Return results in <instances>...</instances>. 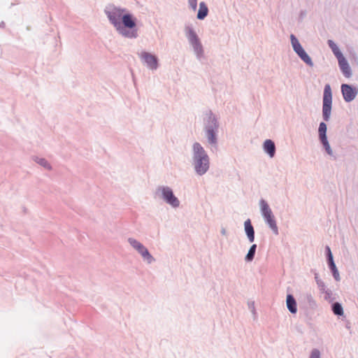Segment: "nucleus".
<instances>
[{
  "label": "nucleus",
  "instance_id": "1",
  "mask_svg": "<svg viewBox=\"0 0 358 358\" xmlns=\"http://www.w3.org/2000/svg\"><path fill=\"white\" fill-rule=\"evenodd\" d=\"M103 13L119 35L128 39H136L139 36L137 19L126 8L108 3L105 6Z\"/></svg>",
  "mask_w": 358,
  "mask_h": 358
},
{
  "label": "nucleus",
  "instance_id": "2",
  "mask_svg": "<svg viewBox=\"0 0 358 358\" xmlns=\"http://www.w3.org/2000/svg\"><path fill=\"white\" fill-rule=\"evenodd\" d=\"M191 162L194 171L198 176H204L210 169V157L199 142L192 144Z\"/></svg>",
  "mask_w": 358,
  "mask_h": 358
},
{
  "label": "nucleus",
  "instance_id": "3",
  "mask_svg": "<svg viewBox=\"0 0 358 358\" xmlns=\"http://www.w3.org/2000/svg\"><path fill=\"white\" fill-rule=\"evenodd\" d=\"M220 123L218 118L212 110H208L204 113L203 131L207 143L210 149L217 150L218 147V132Z\"/></svg>",
  "mask_w": 358,
  "mask_h": 358
},
{
  "label": "nucleus",
  "instance_id": "4",
  "mask_svg": "<svg viewBox=\"0 0 358 358\" xmlns=\"http://www.w3.org/2000/svg\"><path fill=\"white\" fill-rule=\"evenodd\" d=\"M184 32L189 44L192 48L196 58L197 60L201 62L205 58L204 49L201 39L196 34L193 24L191 23H186L184 27Z\"/></svg>",
  "mask_w": 358,
  "mask_h": 358
},
{
  "label": "nucleus",
  "instance_id": "5",
  "mask_svg": "<svg viewBox=\"0 0 358 358\" xmlns=\"http://www.w3.org/2000/svg\"><path fill=\"white\" fill-rule=\"evenodd\" d=\"M327 44L330 49L331 50L333 54L336 57L338 63V66L343 73V75L345 78H350L352 76V70L351 68L348 64V62L345 59V57L343 56V53L338 48V45L335 43V42L333 40H328Z\"/></svg>",
  "mask_w": 358,
  "mask_h": 358
},
{
  "label": "nucleus",
  "instance_id": "6",
  "mask_svg": "<svg viewBox=\"0 0 358 358\" xmlns=\"http://www.w3.org/2000/svg\"><path fill=\"white\" fill-rule=\"evenodd\" d=\"M260 212L263 217L265 223L271 229L272 232L275 235L279 234L278 227L277 226L276 220L273 214L271 209L270 208L267 201L264 199H261L259 202Z\"/></svg>",
  "mask_w": 358,
  "mask_h": 358
},
{
  "label": "nucleus",
  "instance_id": "7",
  "mask_svg": "<svg viewBox=\"0 0 358 358\" xmlns=\"http://www.w3.org/2000/svg\"><path fill=\"white\" fill-rule=\"evenodd\" d=\"M155 194L173 208H177L180 205V200L175 196L172 188L169 186L162 185L157 187Z\"/></svg>",
  "mask_w": 358,
  "mask_h": 358
},
{
  "label": "nucleus",
  "instance_id": "8",
  "mask_svg": "<svg viewBox=\"0 0 358 358\" xmlns=\"http://www.w3.org/2000/svg\"><path fill=\"white\" fill-rule=\"evenodd\" d=\"M332 108V92L329 84H326L324 88L322 99V117L326 122L330 120Z\"/></svg>",
  "mask_w": 358,
  "mask_h": 358
},
{
  "label": "nucleus",
  "instance_id": "9",
  "mask_svg": "<svg viewBox=\"0 0 358 358\" xmlns=\"http://www.w3.org/2000/svg\"><path fill=\"white\" fill-rule=\"evenodd\" d=\"M127 241L147 264H150L155 262L154 257L150 253L148 248L141 242L131 237L127 239Z\"/></svg>",
  "mask_w": 358,
  "mask_h": 358
},
{
  "label": "nucleus",
  "instance_id": "10",
  "mask_svg": "<svg viewBox=\"0 0 358 358\" xmlns=\"http://www.w3.org/2000/svg\"><path fill=\"white\" fill-rule=\"evenodd\" d=\"M290 42L294 52L298 57L308 66L313 67L314 63L312 61L311 57L305 51L301 43H299L297 38L294 35H290Z\"/></svg>",
  "mask_w": 358,
  "mask_h": 358
},
{
  "label": "nucleus",
  "instance_id": "11",
  "mask_svg": "<svg viewBox=\"0 0 358 358\" xmlns=\"http://www.w3.org/2000/svg\"><path fill=\"white\" fill-rule=\"evenodd\" d=\"M140 58L149 69L152 71L157 69L159 66L158 58L155 55L148 52H142Z\"/></svg>",
  "mask_w": 358,
  "mask_h": 358
},
{
  "label": "nucleus",
  "instance_id": "12",
  "mask_svg": "<svg viewBox=\"0 0 358 358\" xmlns=\"http://www.w3.org/2000/svg\"><path fill=\"white\" fill-rule=\"evenodd\" d=\"M341 89L345 102H351L356 98L358 94V89L349 84H342Z\"/></svg>",
  "mask_w": 358,
  "mask_h": 358
},
{
  "label": "nucleus",
  "instance_id": "13",
  "mask_svg": "<svg viewBox=\"0 0 358 358\" xmlns=\"http://www.w3.org/2000/svg\"><path fill=\"white\" fill-rule=\"evenodd\" d=\"M244 231L250 243H253L255 238V229L251 223V220L248 219L244 222Z\"/></svg>",
  "mask_w": 358,
  "mask_h": 358
},
{
  "label": "nucleus",
  "instance_id": "14",
  "mask_svg": "<svg viewBox=\"0 0 358 358\" xmlns=\"http://www.w3.org/2000/svg\"><path fill=\"white\" fill-rule=\"evenodd\" d=\"M263 150L269 157L273 158L275 154V145L274 142L271 139H266L263 144Z\"/></svg>",
  "mask_w": 358,
  "mask_h": 358
},
{
  "label": "nucleus",
  "instance_id": "15",
  "mask_svg": "<svg viewBox=\"0 0 358 358\" xmlns=\"http://www.w3.org/2000/svg\"><path fill=\"white\" fill-rule=\"evenodd\" d=\"M286 305H287V308L288 310L292 314L296 313V312H297L296 301L292 294H289L287 295Z\"/></svg>",
  "mask_w": 358,
  "mask_h": 358
},
{
  "label": "nucleus",
  "instance_id": "16",
  "mask_svg": "<svg viewBox=\"0 0 358 358\" xmlns=\"http://www.w3.org/2000/svg\"><path fill=\"white\" fill-rule=\"evenodd\" d=\"M208 14V8L206 3L202 1L199 3V8L196 17L198 20H202L206 17Z\"/></svg>",
  "mask_w": 358,
  "mask_h": 358
},
{
  "label": "nucleus",
  "instance_id": "17",
  "mask_svg": "<svg viewBox=\"0 0 358 358\" xmlns=\"http://www.w3.org/2000/svg\"><path fill=\"white\" fill-rule=\"evenodd\" d=\"M32 160L46 170L51 171L52 169L51 164L45 158L39 157L38 156H33Z\"/></svg>",
  "mask_w": 358,
  "mask_h": 358
},
{
  "label": "nucleus",
  "instance_id": "18",
  "mask_svg": "<svg viewBox=\"0 0 358 358\" xmlns=\"http://www.w3.org/2000/svg\"><path fill=\"white\" fill-rule=\"evenodd\" d=\"M327 264H328L329 269L331 270V271L332 273L333 277L335 279V280L340 281L341 280L340 274H339L338 270L336 267V265L334 262V259L328 260Z\"/></svg>",
  "mask_w": 358,
  "mask_h": 358
},
{
  "label": "nucleus",
  "instance_id": "19",
  "mask_svg": "<svg viewBox=\"0 0 358 358\" xmlns=\"http://www.w3.org/2000/svg\"><path fill=\"white\" fill-rule=\"evenodd\" d=\"M322 145H323L326 152L331 157L334 158V159H336V156L334 154V152L330 146V144L329 143L328 138H324L320 140Z\"/></svg>",
  "mask_w": 358,
  "mask_h": 358
},
{
  "label": "nucleus",
  "instance_id": "20",
  "mask_svg": "<svg viewBox=\"0 0 358 358\" xmlns=\"http://www.w3.org/2000/svg\"><path fill=\"white\" fill-rule=\"evenodd\" d=\"M257 247V246L256 244H252L250 246L248 253L246 254V255L245 257V261L246 262H252L254 259L255 255V253H256Z\"/></svg>",
  "mask_w": 358,
  "mask_h": 358
},
{
  "label": "nucleus",
  "instance_id": "21",
  "mask_svg": "<svg viewBox=\"0 0 358 358\" xmlns=\"http://www.w3.org/2000/svg\"><path fill=\"white\" fill-rule=\"evenodd\" d=\"M331 310L337 316H343L344 314L343 306L338 302H335L331 305Z\"/></svg>",
  "mask_w": 358,
  "mask_h": 358
},
{
  "label": "nucleus",
  "instance_id": "22",
  "mask_svg": "<svg viewBox=\"0 0 358 358\" xmlns=\"http://www.w3.org/2000/svg\"><path fill=\"white\" fill-rule=\"evenodd\" d=\"M327 127L326 123L324 122H320L319 124V128H318V135H319L320 140L327 138Z\"/></svg>",
  "mask_w": 358,
  "mask_h": 358
},
{
  "label": "nucleus",
  "instance_id": "23",
  "mask_svg": "<svg viewBox=\"0 0 358 358\" xmlns=\"http://www.w3.org/2000/svg\"><path fill=\"white\" fill-rule=\"evenodd\" d=\"M305 300L308 304L309 307L311 308H315L317 307L316 301L314 299L313 296L310 293H307L305 295Z\"/></svg>",
  "mask_w": 358,
  "mask_h": 358
},
{
  "label": "nucleus",
  "instance_id": "24",
  "mask_svg": "<svg viewBox=\"0 0 358 358\" xmlns=\"http://www.w3.org/2000/svg\"><path fill=\"white\" fill-rule=\"evenodd\" d=\"M309 358H321L320 351L317 348L313 349Z\"/></svg>",
  "mask_w": 358,
  "mask_h": 358
},
{
  "label": "nucleus",
  "instance_id": "25",
  "mask_svg": "<svg viewBox=\"0 0 358 358\" xmlns=\"http://www.w3.org/2000/svg\"><path fill=\"white\" fill-rule=\"evenodd\" d=\"M318 288H319V290L320 291V292L322 293H324L325 292H327V290H329V289H328L325 285V283L324 282V281H321V282H319L318 284H317Z\"/></svg>",
  "mask_w": 358,
  "mask_h": 358
},
{
  "label": "nucleus",
  "instance_id": "26",
  "mask_svg": "<svg viewBox=\"0 0 358 358\" xmlns=\"http://www.w3.org/2000/svg\"><path fill=\"white\" fill-rule=\"evenodd\" d=\"M325 294L324 299L328 301H333L334 300V298L332 296L333 294L332 292L329 289L327 292L324 293Z\"/></svg>",
  "mask_w": 358,
  "mask_h": 358
},
{
  "label": "nucleus",
  "instance_id": "27",
  "mask_svg": "<svg viewBox=\"0 0 358 358\" xmlns=\"http://www.w3.org/2000/svg\"><path fill=\"white\" fill-rule=\"evenodd\" d=\"M189 7L194 11L197 8V0H187Z\"/></svg>",
  "mask_w": 358,
  "mask_h": 358
},
{
  "label": "nucleus",
  "instance_id": "28",
  "mask_svg": "<svg viewBox=\"0 0 358 358\" xmlns=\"http://www.w3.org/2000/svg\"><path fill=\"white\" fill-rule=\"evenodd\" d=\"M325 252H326L327 261L334 259V257H333V255H332V252H331V250L329 246L327 245L325 247Z\"/></svg>",
  "mask_w": 358,
  "mask_h": 358
},
{
  "label": "nucleus",
  "instance_id": "29",
  "mask_svg": "<svg viewBox=\"0 0 358 358\" xmlns=\"http://www.w3.org/2000/svg\"><path fill=\"white\" fill-rule=\"evenodd\" d=\"M248 306H249V308L251 310L252 314L255 315H256V310H255V302H250L248 303Z\"/></svg>",
  "mask_w": 358,
  "mask_h": 358
},
{
  "label": "nucleus",
  "instance_id": "30",
  "mask_svg": "<svg viewBox=\"0 0 358 358\" xmlns=\"http://www.w3.org/2000/svg\"><path fill=\"white\" fill-rule=\"evenodd\" d=\"M314 276L316 284H318L319 282L322 281V280L320 278L318 273L316 271L314 272Z\"/></svg>",
  "mask_w": 358,
  "mask_h": 358
},
{
  "label": "nucleus",
  "instance_id": "31",
  "mask_svg": "<svg viewBox=\"0 0 358 358\" xmlns=\"http://www.w3.org/2000/svg\"><path fill=\"white\" fill-rule=\"evenodd\" d=\"M220 233H221V234H222V235H223V236H227V230H226V229H225V228H224V227H222V228L221 229Z\"/></svg>",
  "mask_w": 358,
  "mask_h": 358
},
{
  "label": "nucleus",
  "instance_id": "32",
  "mask_svg": "<svg viewBox=\"0 0 358 358\" xmlns=\"http://www.w3.org/2000/svg\"><path fill=\"white\" fill-rule=\"evenodd\" d=\"M306 15V13L304 11H301L300 13L301 17H303Z\"/></svg>",
  "mask_w": 358,
  "mask_h": 358
},
{
  "label": "nucleus",
  "instance_id": "33",
  "mask_svg": "<svg viewBox=\"0 0 358 358\" xmlns=\"http://www.w3.org/2000/svg\"><path fill=\"white\" fill-rule=\"evenodd\" d=\"M4 26H5V23L3 22H1L0 23V27H4Z\"/></svg>",
  "mask_w": 358,
  "mask_h": 358
}]
</instances>
